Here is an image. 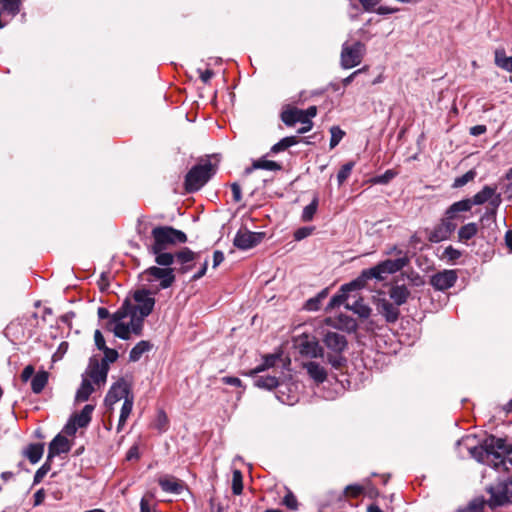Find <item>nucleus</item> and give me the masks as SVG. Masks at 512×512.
Segmentation results:
<instances>
[{"label": "nucleus", "mask_w": 512, "mask_h": 512, "mask_svg": "<svg viewBox=\"0 0 512 512\" xmlns=\"http://www.w3.org/2000/svg\"><path fill=\"white\" fill-rule=\"evenodd\" d=\"M101 351L104 353V357L102 358L101 363H100L102 365L105 364V365L109 366V363H113L118 359L119 355L115 349L105 347Z\"/></svg>", "instance_id": "nucleus-53"}, {"label": "nucleus", "mask_w": 512, "mask_h": 512, "mask_svg": "<svg viewBox=\"0 0 512 512\" xmlns=\"http://www.w3.org/2000/svg\"><path fill=\"white\" fill-rule=\"evenodd\" d=\"M330 149L335 148L345 135V132L339 126H332L330 128Z\"/></svg>", "instance_id": "nucleus-50"}, {"label": "nucleus", "mask_w": 512, "mask_h": 512, "mask_svg": "<svg viewBox=\"0 0 512 512\" xmlns=\"http://www.w3.org/2000/svg\"><path fill=\"white\" fill-rule=\"evenodd\" d=\"M370 280L366 269L363 270L356 279L350 281L349 283H345L340 287V290L345 293L349 297V293L352 291H358L365 287L367 281Z\"/></svg>", "instance_id": "nucleus-23"}, {"label": "nucleus", "mask_w": 512, "mask_h": 512, "mask_svg": "<svg viewBox=\"0 0 512 512\" xmlns=\"http://www.w3.org/2000/svg\"><path fill=\"white\" fill-rule=\"evenodd\" d=\"M298 348L300 354L303 356L310 358L324 357V348L320 345L316 337H309L308 335L303 336Z\"/></svg>", "instance_id": "nucleus-16"}, {"label": "nucleus", "mask_w": 512, "mask_h": 512, "mask_svg": "<svg viewBox=\"0 0 512 512\" xmlns=\"http://www.w3.org/2000/svg\"><path fill=\"white\" fill-rule=\"evenodd\" d=\"M49 374L46 371L37 372L31 380V389L35 394L43 391L48 383Z\"/></svg>", "instance_id": "nucleus-33"}, {"label": "nucleus", "mask_w": 512, "mask_h": 512, "mask_svg": "<svg viewBox=\"0 0 512 512\" xmlns=\"http://www.w3.org/2000/svg\"><path fill=\"white\" fill-rule=\"evenodd\" d=\"M131 396L133 395L131 394L129 383L124 378H120L110 387L105 396L104 403L106 407L112 409L115 403Z\"/></svg>", "instance_id": "nucleus-12"}, {"label": "nucleus", "mask_w": 512, "mask_h": 512, "mask_svg": "<svg viewBox=\"0 0 512 512\" xmlns=\"http://www.w3.org/2000/svg\"><path fill=\"white\" fill-rule=\"evenodd\" d=\"M255 385L257 387H259V388H265V389H268V390H271L273 388H276V387L280 386L278 378H276L275 376H262V377H259L255 381Z\"/></svg>", "instance_id": "nucleus-43"}, {"label": "nucleus", "mask_w": 512, "mask_h": 512, "mask_svg": "<svg viewBox=\"0 0 512 512\" xmlns=\"http://www.w3.org/2000/svg\"><path fill=\"white\" fill-rule=\"evenodd\" d=\"M200 258V252H194L188 247H184L176 252V263L179 265L175 268L179 274H187L195 266V261Z\"/></svg>", "instance_id": "nucleus-14"}, {"label": "nucleus", "mask_w": 512, "mask_h": 512, "mask_svg": "<svg viewBox=\"0 0 512 512\" xmlns=\"http://www.w3.org/2000/svg\"><path fill=\"white\" fill-rule=\"evenodd\" d=\"M477 175V172L473 169L467 171L460 177H456L453 181L452 188H461L465 186L467 183L473 181Z\"/></svg>", "instance_id": "nucleus-45"}, {"label": "nucleus", "mask_w": 512, "mask_h": 512, "mask_svg": "<svg viewBox=\"0 0 512 512\" xmlns=\"http://www.w3.org/2000/svg\"><path fill=\"white\" fill-rule=\"evenodd\" d=\"M131 314V301L126 299L121 307L110 315V319L106 324V330H111V326L116 325V323H123L122 320L129 317Z\"/></svg>", "instance_id": "nucleus-21"}, {"label": "nucleus", "mask_w": 512, "mask_h": 512, "mask_svg": "<svg viewBox=\"0 0 512 512\" xmlns=\"http://www.w3.org/2000/svg\"><path fill=\"white\" fill-rule=\"evenodd\" d=\"M208 259L206 258L203 263L201 264V267L199 270L191 277V281H197L201 279L207 272L208 268Z\"/></svg>", "instance_id": "nucleus-59"}, {"label": "nucleus", "mask_w": 512, "mask_h": 512, "mask_svg": "<svg viewBox=\"0 0 512 512\" xmlns=\"http://www.w3.org/2000/svg\"><path fill=\"white\" fill-rule=\"evenodd\" d=\"M457 278L455 270H443L431 276L430 285L435 290L445 291L455 285Z\"/></svg>", "instance_id": "nucleus-15"}, {"label": "nucleus", "mask_w": 512, "mask_h": 512, "mask_svg": "<svg viewBox=\"0 0 512 512\" xmlns=\"http://www.w3.org/2000/svg\"><path fill=\"white\" fill-rule=\"evenodd\" d=\"M487 501L483 497L471 500L465 507H460L457 512H484Z\"/></svg>", "instance_id": "nucleus-38"}, {"label": "nucleus", "mask_w": 512, "mask_h": 512, "mask_svg": "<svg viewBox=\"0 0 512 512\" xmlns=\"http://www.w3.org/2000/svg\"><path fill=\"white\" fill-rule=\"evenodd\" d=\"M338 321L340 323L338 327L345 328L348 332H354L357 329L356 321L347 315L341 314Z\"/></svg>", "instance_id": "nucleus-51"}, {"label": "nucleus", "mask_w": 512, "mask_h": 512, "mask_svg": "<svg viewBox=\"0 0 512 512\" xmlns=\"http://www.w3.org/2000/svg\"><path fill=\"white\" fill-rule=\"evenodd\" d=\"M355 163L353 161L345 163L337 174L338 185H342L350 176Z\"/></svg>", "instance_id": "nucleus-49"}, {"label": "nucleus", "mask_w": 512, "mask_h": 512, "mask_svg": "<svg viewBox=\"0 0 512 512\" xmlns=\"http://www.w3.org/2000/svg\"><path fill=\"white\" fill-rule=\"evenodd\" d=\"M253 168L269 170V171H279L282 169V166L272 160H266L264 158L253 161Z\"/></svg>", "instance_id": "nucleus-42"}, {"label": "nucleus", "mask_w": 512, "mask_h": 512, "mask_svg": "<svg viewBox=\"0 0 512 512\" xmlns=\"http://www.w3.org/2000/svg\"><path fill=\"white\" fill-rule=\"evenodd\" d=\"M472 208L474 205H482L489 202V206L480 217L481 232H484L486 226L496 224L497 209L500 206L502 199L501 195L496 192V187L485 185L479 192L472 198H466Z\"/></svg>", "instance_id": "nucleus-2"}, {"label": "nucleus", "mask_w": 512, "mask_h": 512, "mask_svg": "<svg viewBox=\"0 0 512 512\" xmlns=\"http://www.w3.org/2000/svg\"><path fill=\"white\" fill-rule=\"evenodd\" d=\"M133 404H134V397L133 396L126 397V399L124 400L122 407H121L119 421H118V425H117V432H120L123 429V427L126 423V420L128 419V417L130 416V414L132 412Z\"/></svg>", "instance_id": "nucleus-31"}, {"label": "nucleus", "mask_w": 512, "mask_h": 512, "mask_svg": "<svg viewBox=\"0 0 512 512\" xmlns=\"http://www.w3.org/2000/svg\"><path fill=\"white\" fill-rule=\"evenodd\" d=\"M363 491V488L359 485H348L345 488V492L347 495L351 497H358Z\"/></svg>", "instance_id": "nucleus-63"}, {"label": "nucleus", "mask_w": 512, "mask_h": 512, "mask_svg": "<svg viewBox=\"0 0 512 512\" xmlns=\"http://www.w3.org/2000/svg\"><path fill=\"white\" fill-rule=\"evenodd\" d=\"M43 452V443H31L25 448L23 454L32 464H36L42 458Z\"/></svg>", "instance_id": "nucleus-28"}, {"label": "nucleus", "mask_w": 512, "mask_h": 512, "mask_svg": "<svg viewBox=\"0 0 512 512\" xmlns=\"http://www.w3.org/2000/svg\"><path fill=\"white\" fill-rule=\"evenodd\" d=\"M297 143L298 138L296 136L284 137L271 147L269 154H277L279 152L285 151L286 149L296 145Z\"/></svg>", "instance_id": "nucleus-37"}, {"label": "nucleus", "mask_w": 512, "mask_h": 512, "mask_svg": "<svg viewBox=\"0 0 512 512\" xmlns=\"http://www.w3.org/2000/svg\"><path fill=\"white\" fill-rule=\"evenodd\" d=\"M153 244L148 247L149 253H158L165 251L170 246L177 243H185L187 241L186 234L172 226H157L151 231Z\"/></svg>", "instance_id": "nucleus-4"}, {"label": "nucleus", "mask_w": 512, "mask_h": 512, "mask_svg": "<svg viewBox=\"0 0 512 512\" xmlns=\"http://www.w3.org/2000/svg\"><path fill=\"white\" fill-rule=\"evenodd\" d=\"M486 491L490 494L487 505L492 510L512 504V483L509 479L489 486Z\"/></svg>", "instance_id": "nucleus-7"}, {"label": "nucleus", "mask_w": 512, "mask_h": 512, "mask_svg": "<svg viewBox=\"0 0 512 512\" xmlns=\"http://www.w3.org/2000/svg\"><path fill=\"white\" fill-rule=\"evenodd\" d=\"M479 231L478 224L475 222L467 223L460 227L458 230V240L460 242L466 243L473 237L477 235Z\"/></svg>", "instance_id": "nucleus-30"}, {"label": "nucleus", "mask_w": 512, "mask_h": 512, "mask_svg": "<svg viewBox=\"0 0 512 512\" xmlns=\"http://www.w3.org/2000/svg\"><path fill=\"white\" fill-rule=\"evenodd\" d=\"M265 233L239 230L233 240V244L240 250H248L257 246L263 240Z\"/></svg>", "instance_id": "nucleus-13"}, {"label": "nucleus", "mask_w": 512, "mask_h": 512, "mask_svg": "<svg viewBox=\"0 0 512 512\" xmlns=\"http://www.w3.org/2000/svg\"><path fill=\"white\" fill-rule=\"evenodd\" d=\"M140 512H157L155 506H151L149 502L143 497L140 501Z\"/></svg>", "instance_id": "nucleus-64"}, {"label": "nucleus", "mask_w": 512, "mask_h": 512, "mask_svg": "<svg viewBox=\"0 0 512 512\" xmlns=\"http://www.w3.org/2000/svg\"><path fill=\"white\" fill-rule=\"evenodd\" d=\"M144 279L152 283L159 281V289H167L173 285L176 280L175 268H161L159 266H151L142 273Z\"/></svg>", "instance_id": "nucleus-9"}, {"label": "nucleus", "mask_w": 512, "mask_h": 512, "mask_svg": "<svg viewBox=\"0 0 512 512\" xmlns=\"http://www.w3.org/2000/svg\"><path fill=\"white\" fill-rule=\"evenodd\" d=\"M283 504L290 510H297L298 501L292 492H288L283 498Z\"/></svg>", "instance_id": "nucleus-57"}, {"label": "nucleus", "mask_w": 512, "mask_h": 512, "mask_svg": "<svg viewBox=\"0 0 512 512\" xmlns=\"http://www.w3.org/2000/svg\"><path fill=\"white\" fill-rule=\"evenodd\" d=\"M347 310L353 311L361 318H368L371 314V308L366 305L361 297L356 299L352 304L345 305Z\"/></svg>", "instance_id": "nucleus-32"}, {"label": "nucleus", "mask_w": 512, "mask_h": 512, "mask_svg": "<svg viewBox=\"0 0 512 512\" xmlns=\"http://www.w3.org/2000/svg\"><path fill=\"white\" fill-rule=\"evenodd\" d=\"M304 308L308 311H317L320 308V302L316 297H312L306 301Z\"/></svg>", "instance_id": "nucleus-62"}, {"label": "nucleus", "mask_w": 512, "mask_h": 512, "mask_svg": "<svg viewBox=\"0 0 512 512\" xmlns=\"http://www.w3.org/2000/svg\"><path fill=\"white\" fill-rule=\"evenodd\" d=\"M348 299V296L343 293L340 289L337 294H335L329 301L326 310H332L336 307H339L342 305L346 300Z\"/></svg>", "instance_id": "nucleus-52"}, {"label": "nucleus", "mask_w": 512, "mask_h": 512, "mask_svg": "<svg viewBox=\"0 0 512 512\" xmlns=\"http://www.w3.org/2000/svg\"><path fill=\"white\" fill-rule=\"evenodd\" d=\"M108 370V365H102L96 362L91 366L89 376L96 385H104L107 380Z\"/></svg>", "instance_id": "nucleus-24"}, {"label": "nucleus", "mask_w": 512, "mask_h": 512, "mask_svg": "<svg viewBox=\"0 0 512 512\" xmlns=\"http://www.w3.org/2000/svg\"><path fill=\"white\" fill-rule=\"evenodd\" d=\"M243 491V476L240 470H234L232 475V492L240 495Z\"/></svg>", "instance_id": "nucleus-48"}, {"label": "nucleus", "mask_w": 512, "mask_h": 512, "mask_svg": "<svg viewBox=\"0 0 512 512\" xmlns=\"http://www.w3.org/2000/svg\"><path fill=\"white\" fill-rule=\"evenodd\" d=\"M317 114V107L310 106L305 110L301 109H291L286 110L281 113V120L287 126H293L296 124V121H299L303 124L301 128L298 129L299 134H304L309 132L312 129L313 123L311 121L312 117H315Z\"/></svg>", "instance_id": "nucleus-6"}, {"label": "nucleus", "mask_w": 512, "mask_h": 512, "mask_svg": "<svg viewBox=\"0 0 512 512\" xmlns=\"http://www.w3.org/2000/svg\"><path fill=\"white\" fill-rule=\"evenodd\" d=\"M159 485L164 492L172 494H180L184 488L182 481L174 477L160 478Z\"/></svg>", "instance_id": "nucleus-26"}, {"label": "nucleus", "mask_w": 512, "mask_h": 512, "mask_svg": "<svg viewBox=\"0 0 512 512\" xmlns=\"http://www.w3.org/2000/svg\"><path fill=\"white\" fill-rule=\"evenodd\" d=\"M152 348L149 341L141 340L138 342L129 353V360L131 362H137L140 360L145 352H148Z\"/></svg>", "instance_id": "nucleus-34"}, {"label": "nucleus", "mask_w": 512, "mask_h": 512, "mask_svg": "<svg viewBox=\"0 0 512 512\" xmlns=\"http://www.w3.org/2000/svg\"><path fill=\"white\" fill-rule=\"evenodd\" d=\"M281 360V354H268L263 357V362L254 368L253 373H260L266 369L272 368Z\"/></svg>", "instance_id": "nucleus-39"}, {"label": "nucleus", "mask_w": 512, "mask_h": 512, "mask_svg": "<svg viewBox=\"0 0 512 512\" xmlns=\"http://www.w3.org/2000/svg\"><path fill=\"white\" fill-rule=\"evenodd\" d=\"M494 63L498 68L509 73L512 72V56H507L504 48L499 47L495 49Z\"/></svg>", "instance_id": "nucleus-25"}, {"label": "nucleus", "mask_w": 512, "mask_h": 512, "mask_svg": "<svg viewBox=\"0 0 512 512\" xmlns=\"http://www.w3.org/2000/svg\"><path fill=\"white\" fill-rule=\"evenodd\" d=\"M462 253L458 249L453 246H448L445 248L443 252V256L446 257L449 261H456L461 257Z\"/></svg>", "instance_id": "nucleus-56"}, {"label": "nucleus", "mask_w": 512, "mask_h": 512, "mask_svg": "<svg viewBox=\"0 0 512 512\" xmlns=\"http://www.w3.org/2000/svg\"><path fill=\"white\" fill-rule=\"evenodd\" d=\"M366 46L360 41L353 44L343 43L340 54V65L343 69H351L358 66L365 55Z\"/></svg>", "instance_id": "nucleus-8"}, {"label": "nucleus", "mask_w": 512, "mask_h": 512, "mask_svg": "<svg viewBox=\"0 0 512 512\" xmlns=\"http://www.w3.org/2000/svg\"><path fill=\"white\" fill-rule=\"evenodd\" d=\"M365 11L373 12L376 11V6L380 3V0H359Z\"/></svg>", "instance_id": "nucleus-60"}, {"label": "nucleus", "mask_w": 512, "mask_h": 512, "mask_svg": "<svg viewBox=\"0 0 512 512\" xmlns=\"http://www.w3.org/2000/svg\"><path fill=\"white\" fill-rule=\"evenodd\" d=\"M397 175V172H395L392 169L386 170L383 174L374 176L370 179V182L372 184H388L392 179H394Z\"/></svg>", "instance_id": "nucleus-46"}, {"label": "nucleus", "mask_w": 512, "mask_h": 512, "mask_svg": "<svg viewBox=\"0 0 512 512\" xmlns=\"http://www.w3.org/2000/svg\"><path fill=\"white\" fill-rule=\"evenodd\" d=\"M472 208L466 199L454 202L445 211L444 217L447 221L452 223H459L465 220L462 213L469 212Z\"/></svg>", "instance_id": "nucleus-18"}, {"label": "nucleus", "mask_w": 512, "mask_h": 512, "mask_svg": "<svg viewBox=\"0 0 512 512\" xmlns=\"http://www.w3.org/2000/svg\"><path fill=\"white\" fill-rule=\"evenodd\" d=\"M94 406L91 404H86L80 413L72 416V419L77 423V425L81 428H85L89 425L92 419V413L94 411Z\"/></svg>", "instance_id": "nucleus-29"}, {"label": "nucleus", "mask_w": 512, "mask_h": 512, "mask_svg": "<svg viewBox=\"0 0 512 512\" xmlns=\"http://www.w3.org/2000/svg\"><path fill=\"white\" fill-rule=\"evenodd\" d=\"M409 262L407 257H401L397 259H387L378 263L376 266L366 269L370 279L375 278L383 280L384 274H394L402 270Z\"/></svg>", "instance_id": "nucleus-10"}, {"label": "nucleus", "mask_w": 512, "mask_h": 512, "mask_svg": "<svg viewBox=\"0 0 512 512\" xmlns=\"http://www.w3.org/2000/svg\"><path fill=\"white\" fill-rule=\"evenodd\" d=\"M303 367L306 369L309 377L313 379L316 383H323L327 378V372L323 366L319 363L310 361L303 364Z\"/></svg>", "instance_id": "nucleus-22"}, {"label": "nucleus", "mask_w": 512, "mask_h": 512, "mask_svg": "<svg viewBox=\"0 0 512 512\" xmlns=\"http://www.w3.org/2000/svg\"><path fill=\"white\" fill-rule=\"evenodd\" d=\"M314 229V227H300L294 232V239L296 241H301L310 236Z\"/></svg>", "instance_id": "nucleus-55"}, {"label": "nucleus", "mask_w": 512, "mask_h": 512, "mask_svg": "<svg viewBox=\"0 0 512 512\" xmlns=\"http://www.w3.org/2000/svg\"><path fill=\"white\" fill-rule=\"evenodd\" d=\"M129 317L130 322L128 323V325L130 326L132 333H134L137 336H140L142 334L143 322L146 317H142L141 314L135 312H131V314H129Z\"/></svg>", "instance_id": "nucleus-40"}, {"label": "nucleus", "mask_w": 512, "mask_h": 512, "mask_svg": "<svg viewBox=\"0 0 512 512\" xmlns=\"http://www.w3.org/2000/svg\"><path fill=\"white\" fill-rule=\"evenodd\" d=\"M110 331L122 340H128L130 338V333L132 332L130 326L125 323H116V325L111 326Z\"/></svg>", "instance_id": "nucleus-44"}, {"label": "nucleus", "mask_w": 512, "mask_h": 512, "mask_svg": "<svg viewBox=\"0 0 512 512\" xmlns=\"http://www.w3.org/2000/svg\"><path fill=\"white\" fill-rule=\"evenodd\" d=\"M318 207V198L315 197L310 204L304 207L301 218L303 221L308 222L311 221L317 211Z\"/></svg>", "instance_id": "nucleus-47"}, {"label": "nucleus", "mask_w": 512, "mask_h": 512, "mask_svg": "<svg viewBox=\"0 0 512 512\" xmlns=\"http://www.w3.org/2000/svg\"><path fill=\"white\" fill-rule=\"evenodd\" d=\"M512 453V444L504 438L490 435L484 439L481 445L470 449L471 456L480 463H485L499 470L501 466L506 467L505 456Z\"/></svg>", "instance_id": "nucleus-1"}, {"label": "nucleus", "mask_w": 512, "mask_h": 512, "mask_svg": "<svg viewBox=\"0 0 512 512\" xmlns=\"http://www.w3.org/2000/svg\"><path fill=\"white\" fill-rule=\"evenodd\" d=\"M322 342L328 350L327 362L335 369L344 366L347 362L344 352L348 348L346 336L336 331H327L323 334Z\"/></svg>", "instance_id": "nucleus-3"}, {"label": "nucleus", "mask_w": 512, "mask_h": 512, "mask_svg": "<svg viewBox=\"0 0 512 512\" xmlns=\"http://www.w3.org/2000/svg\"><path fill=\"white\" fill-rule=\"evenodd\" d=\"M51 461H48V459L45 461V463L35 472L34 478H33V485L39 484L44 476L51 470Z\"/></svg>", "instance_id": "nucleus-54"}, {"label": "nucleus", "mask_w": 512, "mask_h": 512, "mask_svg": "<svg viewBox=\"0 0 512 512\" xmlns=\"http://www.w3.org/2000/svg\"><path fill=\"white\" fill-rule=\"evenodd\" d=\"M168 418L164 411H159L156 419L155 427L160 431L167 429Z\"/></svg>", "instance_id": "nucleus-58"}, {"label": "nucleus", "mask_w": 512, "mask_h": 512, "mask_svg": "<svg viewBox=\"0 0 512 512\" xmlns=\"http://www.w3.org/2000/svg\"><path fill=\"white\" fill-rule=\"evenodd\" d=\"M154 292L149 289H138L133 293L135 304L131 303V312L139 313L142 317H148L155 306Z\"/></svg>", "instance_id": "nucleus-11"}, {"label": "nucleus", "mask_w": 512, "mask_h": 512, "mask_svg": "<svg viewBox=\"0 0 512 512\" xmlns=\"http://www.w3.org/2000/svg\"><path fill=\"white\" fill-rule=\"evenodd\" d=\"M151 254L155 256V262L161 268H171L170 266L176 262V253L159 251Z\"/></svg>", "instance_id": "nucleus-36"}, {"label": "nucleus", "mask_w": 512, "mask_h": 512, "mask_svg": "<svg viewBox=\"0 0 512 512\" xmlns=\"http://www.w3.org/2000/svg\"><path fill=\"white\" fill-rule=\"evenodd\" d=\"M389 296L396 306L406 303L410 296V291L405 285H395L389 291Z\"/></svg>", "instance_id": "nucleus-27"}, {"label": "nucleus", "mask_w": 512, "mask_h": 512, "mask_svg": "<svg viewBox=\"0 0 512 512\" xmlns=\"http://www.w3.org/2000/svg\"><path fill=\"white\" fill-rule=\"evenodd\" d=\"M70 449L71 446L68 439L61 434L56 435L49 444L47 456L48 461H51L57 455L68 453Z\"/></svg>", "instance_id": "nucleus-20"}, {"label": "nucleus", "mask_w": 512, "mask_h": 512, "mask_svg": "<svg viewBox=\"0 0 512 512\" xmlns=\"http://www.w3.org/2000/svg\"><path fill=\"white\" fill-rule=\"evenodd\" d=\"M78 428H80V427L77 425V423L71 417L70 420L68 421V423L64 427V432L67 435L72 436V435H75Z\"/></svg>", "instance_id": "nucleus-61"}, {"label": "nucleus", "mask_w": 512, "mask_h": 512, "mask_svg": "<svg viewBox=\"0 0 512 512\" xmlns=\"http://www.w3.org/2000/svg\"><path fill=\"white\" fill-rule=\"evenodd\" d=\"M0 5L3 11L12 17L16 16L20 12L21 8L20 0H0Z\"/></svg>", "instance_id": "nucleus-41"}, {"label": "nucleus", "mask_w": 512, "mask_h": 512, "mask_svg": "<svg viewBox=\"0 0 512 512\" xmlns=\"http://www.w3.org/2000/svg\"><path fill=\"white\" fill-rule=\"evenodd\" d=\"M376 309L382 315L387 323H395L400 316L399 306L391 303L385 298H379L376 302Z\"/></svg>", "instance_id": "nucleus-19"}, {"label": "nucleus", "mask_w": 512, "mask_h": 512, "mask_svg": "<svg viewBox=\"0 0 512 512\" xmlns=\"http://www.w3.org/2000/svg\"><path fill=\"white\" fill-rule=\"evenodd\" d=\"M94 392V387L87 378H83L80 387L77 389L75 400L78 402L87 401Z\"/></svg>", "instance_id": "nucleus-35"}, {"label": "nucleus", "mask_w": 512, "mask_h": 512, "mask_svg": "<svg viewBox=\"0 0 512 512\" xmlns=\"http://www.w3.org/2000/svg\"><path fill=\"white\" fill-rule=\"evenodd\" d=\"M215 174L214 166L210 161L194 165L186 174L184 188L188 193L200 190Z\"/></svg>", "instance_id": "nucleus-5"}, {"label": "nucleus", "mask_w": 512, "mask_h": 512, "mask_svg": "<svg viewBox=\"0 0 512 512\" xmlns=\"http://www.w3.org/2000/svg\"><path fill=\"white\" fill-rule=\"evenodd\" d=\"M457 223H452L442 218L440 223L436 225L433 230L429 233L428 239L433 243H439L441 241L450 238L451 234L456 230Z\"/></svg>", "instance_id": "nucleus-17"}]
</instances>
